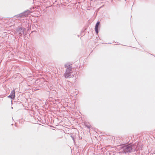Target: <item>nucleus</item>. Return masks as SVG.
Wrapping results in <instances>:
<instances>
[{"mask_svg":"<svg viewBox=\"0 0 155 155\" xmlns=\"http://www.w3.org/2000/svg\"><path fill=\"white\" fill-rule=\"evenodd\" d=\"M69 66H70V64L69 63H67L64 65L65 67L66 68H67Z\"/></svg>","mask_w":155,"mask_h":155,"instance_id":"obj_9","label":"nucleus"},{"mask_svg":"<svg viewBox=\"0 0 155 155\" xmlns=\"http://www.w3.org/2000/svg\"><path fill=\"white\" fill-rule=\"evenodd\" d=\"M74 90L72 87H70V88L68 89V92L70 93L71 95V94H74V95H77V91H76L74 93L72 91V90Z\"/></svg>","mask_w":155,"mask_h":155,"instance_id":"obj_4","label":"nucleus"},{"mask_svg":"<svg viewBox=\"0 0 155 155\" xmlns=\"http://www.w3.org/2000/svg\"><path fill=\"white\" fill-rule=\"evenodd\" d=\"M72 70V68L71 66H69L68 67L66 70V72H68L71 73V71Z\"/></svg>","mask_w":155,"mask_h":155,"instance_id":"obj_7","label":"nucleus"},{"mask_svg":"<svg viewBox=\"0 0 155 155\" xmlns=\"http://www.w3.org/2000/svg\"><path fill=\"white\" fill-rule=\"evenodd\" d=\"M71 73L65 72L64 74V76L65 78H70Z\"/></svg>","mask_w":155,"mask_h":155,"instance_id":"obj_6","label":"nucleus"},{"mask_svg":"<svg viewBox=\"0 0 155 155\" xmlns=\"http://www.w3.org/2000/svg\"><path fill=\"white\" fill-rule=\"evenodd\" d=\"M85 125L88 128H90L91 127V126L90 125L87 124H85Z\"/></svg>","mask_w":155,"mask_h":155,"instance_id":"obj_11","label":"nucleus"},{"mask_svg":"<svg viewBox=\"0 0 155 155\" xmlns=\"http://www.w3.org/2000/svg\"><path fill=\"white\" fill-rule=\"evenodd\" d=\"M100 24V22H97L95 26V29L96 33L97 34L98 33V26Z\"/></svg>","mask_w":155,"mask_h":155,"instance_id":"obj_5","label":"nucleus"},{"mask_svg":"<svg viewBox=\"0 0 155 155\" xmlns=\"http://www.w3.org/2000/svg\"><path fill=\"white\" fill-rule=\"evenodd\" d=\"M8 98H10L12 99H14V98L12 97V96H11V95H9L7 97Z\"/></svg>","mask_w":155,"mask_h":155,"instance_id":"obj_10","label":"nucleus"},{"mask_svg":"<svg viewBox=\"0 0 155 155\" xmlns=\"http://www.w3.org/2000/svg\"><path fill=\"white\" fill-rule=\"evenodd\" d=\"M31 12L30 10H27L17 15V18H23L26 17Z\"/></svg>","mask_w":155,"mask_h":155,"instance_id":"obj_2","label":"nucleus"},{"mask_svg":"<svg viewBox=\"0 0 155 155\" xmlns=\"http://www.w3.org/2000/svg\"><path fill=\"white\" fill-rule=\"evenodd\" d=\"M71 137L72 139L73 140V141H74V137H73L72 136H71Z\"/></svg>","mask_w":155,"mask_h":155,"instance_id":"obj_12","label":"nucleus"},{"mask_svg":"<svg viewBox=\"0 0 155 155\" xmlns=\"http://www.w3.org/2000/svg\"><path fill=\"white\" fill-rule=\"evenodd\" d=\"M10 95L14 98H15V90H13L11 91Z\"/></svg>","mask_w":155,"mask_h":155,"instance_id":"obj_8","label":"nucleus"},{"mask_svg":"<svg viewBox=\"0 0 155 155\" xmlns=\"http://www.w3.org/2000/svg\"><path fill=\"white\" fill-rule=\"evenodd\" d=\"M25 30V28L18 27L16 29V33L18 34L20 36H21L24 34Z\"/></svg>","mask_w":155,"mask_h":155,"instance_id":"obj_3","label":"nucleus"},{"mask_svg":"<svg viewBox=\"0 0 155 155\" xmlns=\"http://www.w3.org/2000/svg\"><path fill=\"white\" fill-rule=\"evenodd\" d=\"M137 146L136 145L131 144L127 145H124L120 146V148L123 150V153H127L134 151L136 150Z\"/></svg>","mask_w":155,"mask_h":155,"instance_id":"obj_1","label":"nucleus"}]
</instances>
